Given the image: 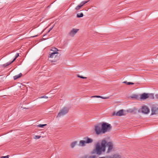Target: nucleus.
<instances>
[{"label":"nucleus","mask_w":158,"mask_h":158,"mask_svg":"<svg viewBox=\"0 0 158 158\" xmlns=\"http://www.w3.org/2000/svg\"><path fill=\"white\" fill-rule=\"evenodd\" d=\"M102 130L103 133L104 134L107 131H109L112 128L110 124L106 123H102Z\"/></svg>","instance_id":"2"},{"label":"nucleus","mask_w":158,"mask_h":158,"mask_svg":"<svg viewBox=\"0 0 158 158\" xmlns=\"http://www.w3.org/2000/svg\"><path fill=\"white\" fill-rule=\"evenodd\" d=\"M123 83L124 84H126L127 85H133L134 84L133 83L131 82H127L126 81H124V82H123Z\"/></svg>","instance_id":"20"},{"label":"nucleus","mask_w":158,"mask_h":158,"mask_svg":"<svg viewBox=\"0 0 158 158\" xmlns=\"http://www.w3.org/2000/svg\"><path fill=\"white\" fill-rule=\"evenodd\" d=\"M149 96H151V99H153L154 98L153 94H149L144 93L141 95L140 97V99L142 100L145 99L149 98Z\"/></svg>","instance_id":"6"},{"label":"nucleus","mask_w":158,"mask_h":158,"mask_svg":"<svg viewBox=\"0 0 158 158\" xmlns=\"http://www.w3.org/2000/svg\"><path fill=\"white\" fill-rule=\"evenodd\" d=\"M151 110L152 111L151 115L156 114L158 113V106H152Z\"/></svg>","instance_id":"7"},{"label":"nucleus","mask_w":158,"mask_h":158,"mask_svg":"<svg viewBox=\"0 0 158 158\" xmlns=\"http://www.w3.org/2000/svg\"><path fill=\"white\" fill-rule=\"evenodd\" d=\"M137 109L134 107L133 108H130L127 110L126 111L128 113H132L134 114H136Z\"/></svg>","instance_id":"11"},{"label":"nucleus","mask_w":158,"mask_h":158,"mask_svg":"<svg viewBox=\"0 0 158 158\" xmlns=\"http://www.w3.org/2000/svg\"><path fill=\"white\" fill-rule=\"evenodd\" d=\"M99 158H105V157H100Z\"/></svg>","instance_id":"38"},{"label":"nucleus","mask_w":158,"mask_h":158,"mask_svg":"<svg viewBox=\"0 0 158 158\" xmlns=\"http://www.w3.org/2000/svg\"><path fill=\"white\" fill-rule=\"evenodd\" d=\"M89 158H95V156H90L89 157Z\"/></svg>","instance_id":"34"},{"label":"nucleus","mask_w":158,"mask_h":158,"mask_svg":"<svg viewBox=\"0 0 158 158\" xmlns=\"http://www.w3.org/2000/svg\"><path fill=\"white\" fill-rule=\"evenodd\" d=\"M37 35H35V36H32V37H35L37 36Z\"/></svg>","instance_id":"37"},{"label":"nucleus","mask_w":158,"mask_h":158,"mask_svg":"<svg viewBox=\"0 0 158 158\" xmlns=\"http://www.w3.org/2000/svg\"><path fill=\"white\" fill-rule=\"evenodd\" d=\"M77 77H80V78H82V79H86V77H83V76H80L79 75H77Z\"/></svg>","instance_id":"27"},{"label":"nucleus","mask_w":158,"mask_h":158,"mask_svg":"<svg viewBox=\"0 0 158 158\" xmlns=\"http://www.w3.org/2000/svg\"><path fill=\"white\" fill-rule=\"evenodd\" d=\"M94 130L96 135H99L103 134L102 130V123H99L94 126Z\"/></svg>","instance_id":"3"},{"label":"nucleus","mask_w":158,"mask_h":158,"mask_svg":"<svg viewBox=\"0 0 158 158\" xmlns=\"http://www.w3.org/2000/svg\"><path fill=\"white\" fill-rule=\"evenodd\" d=\"M99 98H102L104 99H107V98H107V97H103L102 96H99Z\"/></svg>","instance_id":"30"},{"label":"nucleus","mask_w":158,"mask_h":158,"mask_svg":"<svg viewBox=\"0 0 158 158\" xmlns=\"http://www.w3.org/2000/svg\"><path fill=\"white\" fill-rule=\"evenodd\" d=\"M51 50L54 52H57V51H59L58 49L56 48H53Z\"/></svg>","instance_id":"22"},{"label":"nucleus","mask_w":158,"mask_h":158,"mask_svg":"<svg viewBox=\"0 0 158 158\" xmlns=\"http://www.w3.org/2000/svg\"><path fill=\"white\" fill-rule=\"evenodd\" d=\"M138 112H140V110H138Z\"/></svg>","instance_id":"39"},{"label":"nucleus","mask_w":158,"mask_h":158,"mask_svg":"<svg viewBox=\"0 0 158 158\" xmlns=\"http://www.w3.org/2000/svg\"><path fill=\"white\" fill-rule=\"evenodd\" d=\"M77 17L78 18H81L83 17L84 15L83 13H79L77 15Z\"/></svg>","instance_id":"19"},{"label":"nucleus","mask_w":158,"mask_h":158,"mask_svg":"<svg viewBox=\"0 0 158 158\" xmlns=\"http://www.w3.org/2000/svg\"><path fill=\"white\" fill-rule=\"evenodd\" d=\"M48 37L47 38H43V39H44V40H45L46 39H48Z\"/></svg>","instance_id":"36"},{"label":"nucleus","mask_w":158,"mask_h":158,"mask_svg":"<svg viewBox=\"0 0 158 158\" xmlns=\"http://www.w3.org/2000/svg\"><path fill=\"white\" fill-rule=\"evenodd\" d=\"M81 7V6L79 4L75 8V9L77 10H79Z\"/></svg>","instance_id":"23"},{"label":"nucleus","mask_w":158,"mask_h":158,"mask_svg":"<svg viewBox=\"0 0 158 158\" xmlns=\"http://www.w3.org/2000/svg\"><path fill=\"white\" fill-rule=\"evenodd\" d=\"M16 59V58H15H15L12 61H11L10 62H11V63H13L14 61H15V60Z\"/></svg>","instance_id":"33"},{"label":"nucleus","mask_w":158,"mask_h":158,"mask_svg":"<svg viewBox=\"0 0 158 158\" xmlns=\"http://www.w3.org/2000/svg\"><path fill=\"white\" fill-rule=\"evenodd\" d=\"M60 55L58 52H53L51 53L49 55V57L51 58L54 57V60H50V61L52 62H56L60 59Z\"/></svg>","instance_id":"4"},{"label":"nucleus","mask_w":158,"mask_h":158,"mask_svg":"<svg viewBox=\"0 0 158 158\" xmlns=\"http://www.w3.org/2000/svg\"><path fill=\"white\" fill-rule=\"evenodd\" d=\"M89 1H84L82 2L79 5L82 7V6L84 4H85L87 3Z\"/></svg>","instance_id":"18"},{"label":"nucleus","mask_w":158,"mask_h":158,"mask_svg":"<svg viewBox=\"0 0 158 158\" xmlns=\"http://www.w3.org/2000/svg\"><path fill=\"white\" fill-rule=\"evenodd\" d=\"M99 96L95 95V96H92L91 97V98H99Z\"/></svg>","instance_id":"31"},{"label":"nucleus","mask_w":158,"mask_h":158,"mask_svg":"<svg viewBox=\"0 0 158 158\" xmlns=\"http://www.w3.org/2000/svg\"><path fill=\"white\" fill-rule=\"evenodd\" d=\"M132 98H138V96L136 94L134 95L132 97H131Z\"/></svg>","instance_id":"29"},{"label":"nucleus","mask_w":158,"mask_h":158,"mask_svg":"<svg viewBox=\"0 0 158 158\" xmlns=\"http://www.w3.org/2000/svg\"><path fill=\"white\" fill-rule=\"evenodd\" d=\"M124 110H121L117 112L114 111L112 115L113 116H121L122 115H125V114H124Z\"/></svg>","instance_id":"8"},{"label":"nucleus","mask_w":158,"mask_h":158,"mask_svg":"<svg viewBox=\"0 0 158 158\" xmlns=\"http://www.w3.org/2000/svg\"><path fill=\"white\" fill-rule=\"evenodd\" d=\"M121 155L119 153H116L112 155V157L110 156L109 158H120Z\"/></svg>","instance_id":"13"},{"label":"nucleus","mask_w":158,"mask_h":158,"mask_svg":"<svg viewBox=\"0 0 158 158\" xmlns=\"http://www.w3.org/2000/svg\"><path fill=\"white\" fill-rule=\"evenodd\" d=\"M41 136L40 135H35L34 137L35 139H39L40 138Z\"/></svg>","instance_id":"25"},{"label":"nucleus","mask_w":158,"mask_h":158,"mask_svg":"<svg viewBox=\"0 0 158 158\" xmlns=\"http://www.w3.org/2000/svg\"><path fill=\"white\" fill-rule=\"evenodd\" d=\"M78 31V29H73L69 33V35L71 37H73Z\"/></svg>","instance_id":"10"},{"label":"nucleus","mask_w":158,"mask_h":158,"mask_svg":"<svg viewBox=\"0 0 158 158\" xmlns=\"http://www.w3.org/2000/svg\"><path fill=\"white\" fill-rule=\"evenodd\" d=\"M53 27H52L50 28L49 29V30H48V31L47 32L46 34H45V35H44L43 37H44V36H46V35H47L48 33H49V32H50V31L52 30V29Z\"/></svg>","instance_id":"24"},{"label":"nucleus","mask_w":158,"mask_h":158,"mask_svg":"<svg viewBox=\"0 0 158 158\" xmlns=\"http://www.w3.org/2000/svg\"><path fill=\"white\" fill-rule=\"evenodd\" d=\"M85 143H86V142L85 140H81L80 141V145L81 146H84L85 145Z\"/></svg>","instance_id":"16"},{"label":"nucleus","mask_w":158,"mask_h":158,"mask_svg":"<svg viewBox=\"0 0 158 158\" xmlns=\"http://www.w3.org/2000/svg\"><path fill=\"white\" fill-rule=\"evenodd\" d=\"M86 142V143H92L93 142V139L88 137H86L84 138Z\"/></svg>","instance_id":"12"},{"label":"nucleus","mask_w":158,"mask_h":158,"mask_svg":"<svg viewBox=\"0 0 158 158\" xmlns=\"http://www.w3.org/2000/svg\"><path fill=\"white\" fill-rule=\"evenodd\" d=\"M48 98V97H47V96H42L41 97H39V98Z\"/></svg>","instance_id":"28"},{"label":"nucleus","mask_w":158,"mask_h":158,"mask_svg":"<svg viewBox=\"0 0 158 158\" xmlns=\"http://www.w3.org/2000/svg\"><path fill=\"white\" fill-rule=\"evenodd\" d=\"M19 56V53H17L15 57L16 58H17Z\"/></svg>","instance_id":"32"},{"label":"nucleus","mask_w":158,"mask_h":158,"mask_svg":"<svg viewBox=\"0 0 158 158\" xmlns=\"http://www.w3.org/2000/svg\"><path fill=\"white\" fill-rule=\"evenodd\" d=\"M69 109L66 107L62 108L56 117H60L61 116H63L68 113Z\"/></svg>","instance_id":"5"},{"label":"nucleus","mask_w":158,"mask_h":158,"mask_svg":"<svg viewBox=\"0 0 158 158\" xmlns=\"http://www.w3.org/2000/svg\"><path fill=\"white\" fill-rule=\"evenodd\" d=\"M156 98L157 99H158V94H156Z\"/></svg>","instance_id":"35"},{"label":"nucleus","mask_w":158,"mask_h":158,"mask_svg":"<svg viewBox=\"0 0 158 158\" xmlns=\"http://www.w3.org/2000/svg\"><path fill=\"white\" fill-rule=\"evenodd\" d=\"M47 125L46 124H40L39 125L37 126V127H40L41 128L43 127H44L46 126Z\"/></svg>","instance_id":"21"},{"label":"nucleus","mask_w":158,"mask_h":158,"mask_svg":"<svg viewBox=\"0 0 158 158\" xmlns=\"http://www.w3.org/2000/svg\"><path fill=\"white\" fill-rule=\"evenodd\" d=\"M11 64V62H8L6 63V64H4L1 65V66L3 68H5V67H6L7 66H8L9 65Z\"/></svg>","instance_id":"17"},{"label":"nucleus","mask_w":158,"mask_h":158,"mask_svg":"<svg viewBox=\"0 0 158 158\" xmlns=\"http://www.w3.org/2000/svg\"><path fill=\"white\" fill-rule=\"evenodd\" d=\"M106 145L108 147L106 152L109 153L113 149V144L111 142H107L105 140L103 139L101 141V145L99 143H98L96 144L95 147L92 152V154L96 153L98 155H100L102 152H105Z\"/></svg>","instance_id":"1"},{"label":"nucleus","mask_w":158,"mask_h":158,"mask_svg":"<svg viewBox=\"0 0 158 158\" xmlns=\"http://www.w3.org/2000/svg\"><path fill=\"white\" fill-rule=\"evenodd\" d=\"M77 141H74L72 142L71 144V147L72 148H73L77 145Z\"/></svg>","instance_id":"14"},{"label":"nucleus","mask_w":158,"mask_h":158,"mask_svg":"<svg viewBox=\"0 0 158 158\" xmlns=\"http://www.w3.org/2000/svg\"><path fill=\"white\" fill-rule=\"evenodd\" d=\"M22 76V73H20L19 74L14 76L13 77L14 80L17 79L20 77Z\"/></svg>","instance_id":"15"},{"label":"nucleus","mask_w":158,"mask_h":158,"mask_svg":"<svg viewBox=\"0 0 158 158\" xmlns=\"http://www.w3.org/2000/svg\"><path fill=\"white\" fill-rule=\"evenodd\" d=\"M141 112L143 113L147 114L150 112V110L147 106H143L142 108Z\"/></svg>","instance_id":"9"},{"label":"nucleus","mask_w":158,"mask_h":158,"mask_svg":"<svg viewBox=\"0 0 158 158\" xmlns=\"http://www.w3.org/2000/svg\"><path fill=\"white\" fill-rule=\"evenodd\" d=\"M9 157L10 156L9 155H7L5 156H2L0 158H9Z\"/></svg>","instance_id":"26"}]
</instances>
